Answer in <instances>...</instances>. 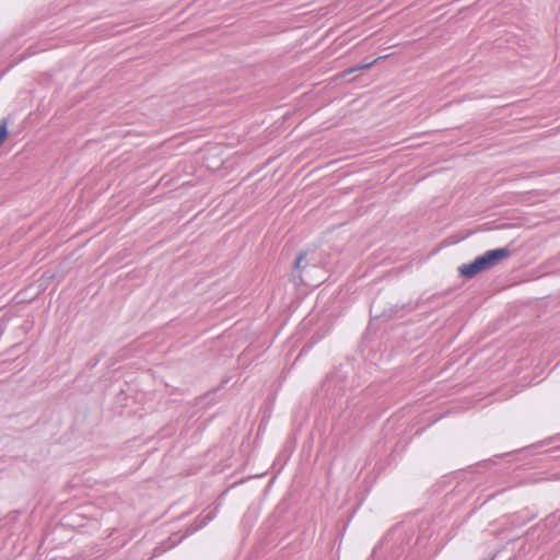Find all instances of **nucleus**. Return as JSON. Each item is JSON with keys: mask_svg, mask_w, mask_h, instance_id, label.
<instances>
[{"mask_svg": "<svg viewBox=\"0 0 560 560\" xmlns=\"http://www.w3.org/2000/svg\"><path fill=\"white\" fill-rule=\"evenodd\" d=\"M374 62H375V61L370 62V63H365V65H361V66H358V67H354V68H351V69H349V70L345 71L343 75H347V74H349V73H352V72H354V71H357V70L368 69V68H370Z\"/></svg>", "mask_w": 560, "mask_h": 560, "instance_id": "nucleus-5", "label": "nucleus"}, {"mask_svg": "<svg viewBox=\"0 0 560 560\" xmlns=\"http://www.w3.org/2000/svg\"><path fill=\"white\" fill-rule=\"evenodd\" d=\"M306 257V254L301 252L298 257L295 258L294 260V265H293V271H292V277L294 279H299L300 283L302 284H305V285H313L312 283H310L307 280H305L303 277H302V272L304 270L307 269V264L302 266V262L303 260L305 259Z\"/></svg>", "mask_w": 560, "mask_h": 560, "instance_id": "nucleus-3", "label": "nucleus"}, {"mask_svg": "<svg viewBox=\"0 0 560 560\" xmlns=\"http://www.w3.org/2000/svg\"><path fill=\"white\" fill-rule=\"evenodd\" d=\"M512 255V252L508 247H500L487 250L485 254L480 255L483 267L486 270L494 267L501 260L509 258Z\"/></svg>", "mask_w": 560, "mask_h": 560, "instance_id": "nucleus-1", "label": "nucleus"}, {"mask_svg": "<svg viewBox=\"0 0 560 560\" xmlns=\"http://www.w3.org/2000/svg\"><path fill=\"white\" fill-rule=\"evenodd\" d=\"M485 267L480 256L476 257L474 261L459 266L458 272L465 279H471L479 272L485 271Z\"/></svg>", "mask_w": 560, "mask_h": 560, "instance_id": "nucleus-2", "label": "nucleus"}, {"mask_svg": "<svg viewBox=\"0 0 560 560\" xmlns=\"http://www.w3.org/2000/svg\"><path fill=\"white\" fill-rule=\"evenodd\" d=\"M214 515H215L214 512H209L208 514L200 516L196 521V525H190L187 528V534H192L196 530H198V529L202 528L203 526H206L209 522H211L213 520Z\"/></svg>", "mask_w": 560, "mask_h": 560, "instance_id": "nucleus-4", "label": "nucleus"}, {"mask_svg": "<svg viewBox=\"0 0 560 560\" xmlns=\"http://www.w3.org/2000/svg\"><path fill=\"white\" fill-rule=\"evenodd\" d=\"M381 316H387V314L384 312V313H382V314H374V315H373V317H375V318H378V317H381ZM390 316H392V315H388V317H390Z\"/></svg>", "mask_w": 560, "mask_h": 560, "instance_id": "nucleus-6", "label": "nucleus"}]
</instances>
